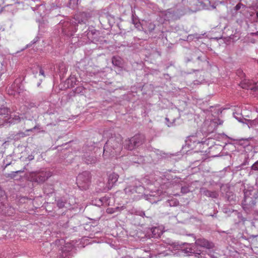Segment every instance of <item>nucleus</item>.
I'll list each match as a JSON object with an SVG mask.
<instances>
[{
  "mask_svg": "<svg viewBox=\"0 0 258 258\" xmlns=\"http://www.w3.org/2000/svg\"><path fill=\"white\" fill-rule=\"evenodd\" d=\"M2 4H3V0H0V10H1L2 8Z\"/></svg>",
  "mask_w": 258,
  "mask_h": 258,
  "instance_id": "6ab92c4d",
  "label": "nucleus"
},
{
  "mask_svg": "<svg viewBox=\"0 0 258 258\" xmlns=\"http://www.w3.org/2000/svg\"><path fill=\"white\" fill-rule=\"evenodd\" d=\"M186 188H184V187H182L181 189V191L182 192V193H185V192H186Z\"/></svg>",
  "mask_w": 258,
  "mask_h": 258,
  "instance_id": "a211bd4d",
  "label": "nucleus"
},
{
  "mask_svg": "<svg viewBox=\"0 0 258 258\" xmlns=\"http://www.w3.org/2000/svg\"><path fill=\"white\" fill-rule=\"evenodd\" d=\"M256 17L258 18V11L256 12Z\"/></svg>",
  "mask_w": 258,
  "mask_h": 258,
  "instance_id": "412c9836",
  "label": "nucleus"
},
{
  "mask_svg": "<svg viewBox=\"0 0 258 258\" xmlns=\"http://www.w3.org/2000/svg\"><path fill=\"white\" fill-rule=\"evenodd\" d=\"M78 0H70V7L72 8H74L75 6H76L78 3Z\"/></svg>",
  "mask_w": 258,
  "mask_h": 258,
  "instance_id": "f8f14e48",
  "label": "nucleus"
},
{
  "mask_svg": "<svg viewBox=\"0 0 258 258\" xmlns=\"http://www.w3.org/2000/svg\"><path fill=\"white\" fill-rule=\"evenodd\" d=\"M112 64L119 68H122L123 63L122 59L119 56H114L112 58Z\"/></svg>",
  "mask_w": 258,
  "mask_h": 258,
  "instance_id": "39448f33",
  "label": "nucleus"
},
{
  "mask_svg": "<svg viewBox=\"0 0 258 258\" xmlns=\"http://www.w3.org/2000/svg\"><path fill=\"white\" fill-rule=\"evenodd\" d=\"M197 246L205 247L208 249L212 248L214 247V244L212 242H210L204 238H199L196 240L195 242Z\"/></svg>",
  "mask_w": 258,
  "mask_h": 258,
  "instance_id": "20e7f679",
  "label": "nucleus"
},
{
  "mask_svg": "<svg viewBox=\"0 0 258 258\" xmlns=\"http://www.w3.org/2000/svg\"><path fill=\"white\" fill-rule=\"evenodd\" d=\"M248 200V198H244L242 203V207H243V208L246 210V209H248L249 208L247 207V206H249V207H251V206H252L254 204H253V201H251V203H249V204H248L247 203V200Z\"/></svg>",
  "mask_w": 258,
  "mask_h": 258,
  "instance_id": "1a4fd4ad",
  "label": "nucleus"
},
{
  "mask_svg": "<svg viewBox=\"0 0 258 258\" xmlns=\"http://www.w3.org/2000/svg\"><path fill=\"white\" fill-rule=\"evenodd\" d=\"M39 75H42L43 78L45 77L44 72L42 69H40L39 70Z\"/></svg>",
  "mask_w": 258,
  "mask_h": 258,
  "instance_id": "dca6fc26",
  "label": "nucleus"
},
{
  "mask_svg": "<svg viewBox=\"0 0 258 258\" xmlns=\"http://www.w3.org/2000/svg\"><path fill=\"white\" fill-rule=\"evenodd\" d=\"M251 90H253V91L258 90V82L256 83L253 82V83H252V87L251 88Z\"/></svg>",
  "mask_w": 258,
  "mask_h": 258,
  "instance_id": "9b49d317",
  "label": "nucleus"
},
{
  "mask_svg": "<svg viewBox=\"0 0 258 258\" xmlns=\"http://www.w3.org/2000/svg\"><path fill=\"white\" fill-rule=\"evenodd\" d=\"M87 164H89V163H92V162H87Z\"/></svg>",
  "mask_w": 258,
  "mask_h": 258,
  "instance_id": "4be33fe9",
  "label": "nucleus"
},
{
  "mask_svg": "<svg viewBox=\"0 0 258 258\" xmlns=\"http://www.w3.org/2000/svg\"><path fill=\"white\" fill-rule=\"evenodd\" d=\"M68 84L70 83V82H71V86L72 87H74V85L76 84V83L77 82V79L75 77H72L68 79Z\"/></svg>",
  "mask_w": 258,
  "mask_h": 258,
  "instance_id": "9d476101",
  "label": "nucleus"
},
{
  "mask_svg": "<svg viewBox=\"0 0 258 258\" xmlns=\"http://www.w3.org/2000/svg\"><path fill=\"white\" fill-rule=\"evenodd\" d=\"M40 83H38V86H39L40 85Z\"/></svg>",
  "mask_w": 258,
  "mask_h": 258,
  "instance_id": "5701e85b",
  "label": "nucleus"
},
{
  "mask_svg": "<svg viewBox=\"0 0 258 258\" xmlns=\"http://www.w3.org/2000/svg\"><path fill=\"white\" fill-rule=\"evenodd\" d=\"M244 5L243 4H242L241 3H238V4L236 5V6L235 7V10L236 11H238L239 10H240L241 7H244Z\"/></svg>",
  "mask_w": 258,
  "mask_h": 258,
  "instance_id": "4468645a",
  "label": "nucleus"
},
{
  "mask_svg": "<svg viewBox=\"0 0 258 258\" xmlns=\"http://www.w3.org/2000/svg\"><path fill=\"white\" fill-rule=\"evenodd\" d=\"M252 83H253L252 81L244 79L241 82L240 86L243 89L251 90V88L252 87Z\"/></svg>",
  "mask_w": 258,
  "mask_h": 258,
  "instance_id": "423d86ee",
  "label": "nucleus"
},
{
  "mask_svg": "<svg viewBox=\"0 0 258 258\" xmlns=\"http://www.w3.org/2000/svg\"><path fill=\"white\" fill-rule=\"evenodd\" d=\"M251 169L254 170H258V161L252 165Z\"/></svg>",
  "mask_w": 258,
  "mask_h": 258,
  "instance_id": "2eb2a0df",
  "label": "nucleus"
},
{
  "mask_svg": "<svg viewBox=\"0 0 258 258\" xmlns=\"http://www.w3.org/2000/svg\"><path fill=\"white\" fill-rule=\"evenodd\" d=\"M107 212L108 213H111V211H110V209H108L107 210Z\"/></svg>",
  "mask_w": 258,
  "mask_h": 258,
  "instance_id": "aec40b11",
  "label": "nucleus"
},
{
  "mask_svg": "<svg viewBox=\"0 0 258 258\" xmlns=\"http://www.w3.org/2000/svg\"><path fill=\"white\" fill-rule=\"evenodd\" d=\"M158 230H159V229H158V228H157V227H154V228H153L152 229V233H153V234L154 235H156V234H155V233L156 231V230H157V231H158Z\"/></svg>",
  "mask_w": 258,
  "mask_h": 258,
  "instance_id": "f3484780",
  "label": "nucleus"
},
{
  "mask_svg": "<svg viewBox=\"0 0 258 258\" xmlns=\"http://www.w3.org/2000/svg\"><path fill=\"white\" fill-rule=\"evenodd\" d=\"M18 88H16V84H13L8 90V93L11 95H16V93H19Z\"/></svg>",
  "mask_w": 258,
  "mask_h": 258,
  "instance_id": "6e6552de",
  "label": "nucleus"
},
{
  "mask_svg": "<svg viewBox=\"0 0 258 258\" xmlns=\"http://www.w3.org/2000/svg\"><path fill=\"white\" fill-rule=\"evenodd\" d=\"M121 150V140L120 138H111L104 146L103 156H106L108 153L111 156H116L120 155Z\"/></svg>",
  "mask_w": 258,
  "mask_h": 258,
  "instance_id": "f257e3e1",
  "label": "nucleus"
},
{
  "mask_svg": "<svg viewBox=\"0 0 258 258\" xmlns=\"http://www.w3.org/2000/svg\"><path fill=\"white\" fill-rule=\"evenodd\" d=\"M118 175L115 173H112L109 175L108 182L109 184H111V186L118 180Z\"/></svg>",
  "mask_w": 258,
  "mask_h": 258,
  "instance_id": "0eeeda50",
  "label": "nucleus"
},
{
  "mask_svg": "<svg viewBox=\"0 0 258 258\" xmlns=\"http://www.w3.org/2000/svg\"><path fill=\"white\" fill-rule=\"evenodd\" d=\"M81 175L79 176V178H81Z\"/></svg>",
  "mask_w": 258,
  "mask_h": 258,
  "instance_id": "b1692460",
  "label": "nucleus"
},
{
  "mask_svg": "<svg viewBox=\"0 0 258 258\" xmlns=\"http://www.w3.org/2000/svg\"><path fill=\"white\" fill-rule=\"evenodd\" d=\"M52 176V173L46 170H40L30 172L29 175V179L32 182L38 183H42L46 181L48 178Z\"/></svg>",
  "mask_w": 258,
  "mask_h": 258,
  "instance_id": "7ed1b4c3",
  "label": "nucleus"
},
{
  "mask_svg": "<svg viewBox=\"0 0 258 258\" xmlns=\"http://www.w3.org/2000/svg\"><path fill=\"white\" fill-rule=\"evenodd\" d=\"M64 204L62 200H58L57 202V205L59 208H63L64 206Z\"/></svg>",
  "mask_w": 258,
  "mask_h": 258,
  "instance_id": "ddd939ff",
  "label": "nucleus"
},
{
  "mask_svg": "<svg viewBox=\"0 0 258 258\" xmlns=\"http://www.w3.org/2000/svg\"><path fill=\"white\" fill-rule=\"evenodd\" d=\"M146 141L145 137L143 135H135L128 140H125L124 147L126 149L132 151L140 147Z\"/></svg>",
  "mask_w": 258,
  "mask_h": 258,
  "instance_id": "f03ea898",
  "label": "nucleus"
}]
</instances>
